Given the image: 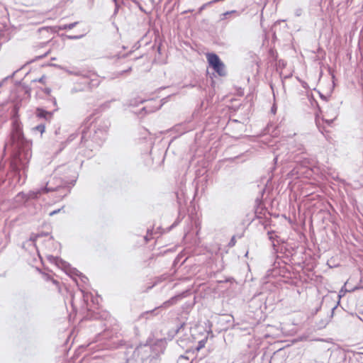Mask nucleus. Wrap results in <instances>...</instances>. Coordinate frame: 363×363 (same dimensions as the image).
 Here are the masks:
<instances>
[{"instance_id":"9b49d317","label":"nucleus","mask_w":363,"mask_h":363,"mask_svg":"<svg viewBox=\"0 0 363 363\" xmlns=\"http://www.w3.org/2000/svg\"><path fill=\"white\" fill-rule=\"evenodd\" d=\"M77 24H78V22H74V23H72L69 24H65V25L59 26V29L60 30H67V29L71 30V29L74 28Z\"/></svg>"},{"instance_id":"1a4fd4ad","label":"nucleus","mask_w":363,"mask_h":363,"mask_svg":"<svg viewBox=\"0 0 363 363\" xmlns=\"http://www.w3.org/2000/svg\"><path fill=\"white\" fill-rule=\"evenodd\" d=\"M28 193L26 194L23 192H20L17 194L16 199L18 202H26V201L30 200V199L28 198Z\"/></svg>"},{"instance_id":"20e7f679","label":"nucleus","mask_w":363,"mask_h":363,"mask_svg":"<svg viewBox=\"0 0 363 363\" xmlns=\"http://www.w3.org/2000/svg\"><path fill=\"white\" fill-rule=\"evenodd\" d=\"M59 187H60V185L56 187L49 186V182H48L45 187L38 189L37 190H33V191H29L28 198L30 199H30H37L39 198V196L41 194H47L50 191H57Z\"/></svg>"},{"instance_id":"4468645a","label":"nucleus","mask_w":363,"mask_h":363,"mask_svg":"<svg viewBox=\"0 0 363 363\" xmlns=\"http://www.w3.org/2000/svg\"><path fill=\"white\" fill-rule=\"evenodd\" d=\"M126 363H139L138 358L134 357V352L132 356L127 359Z\"/></svg>"},{"instance_id":"f257e3e1","label":"nucleus","mask_w":363,"mask_h":363,"mask_svg":"<svg viewBox=\"0 0 363 363\" xmlns=\"http://www.w3.org/2000/svg\"><path fill=\"white\" fill-rule=\"evenodd\" d=\"M206 57L210 66L218 73V75L225 76L226 74L225 65L216 54L208 53L207 54Z\"/></svg>"},{"instance_id":"a878e982","label":"nucleus","mask_w":363,"mask_h":363,"mask_svg":"<svg viewBox=\"0 0 363 363\" xmlns=\"http://www.w3.org/2000/svg\"><path fill=\"white\" fill-rule=\"evenodd\" d=\"M337 306L333 307V311H334L336 308Z\"/></svg>"},{"instance_id":"39448f33","label":"nucleus","mask_w":363,"mask_h":363,"mask_svg":"<svg viewBox=\"0 0 363 363\" xmlns=\"http://www.w3.org/2000/svg\"><path fill=\"white\" fill-rule=\"evenodd\" d=\"M182 298V294L174 296L172 297L170 299H169L168 301L164 302L162 307L168 308L171 306H173V305L176 304L178 301L181 300Z\"/></svg>"},{"instance_id":"f3484780","label":"nucleus","mask_w":363,"mask_h":363,"mask_svg":"<svg viewBox=\"0 0 363 363\" xmlns=\"http://www.w3.org/2000/svg\"><path fill=\"white\" fill-rule=\"evenodd\" d=\"M145 113H150L155 111V109L149 108L147 106L143 107L142 109Z\"/></svg>"},{"instance_id":"7ed1b4c3","label":"nucleus","mask_w":363,"mask_h":363,"mask_svg":"<svg viewBox=\"0 0 363 363\" xmlns=\"http://www.w3.org/2000/svg\"><path fill=\"white\" fill-rule=\"evenodd\" d=\"M31 156L32 152L29 145H26L23 147L20 148L16 160L18 162L21 163L23 167H25L31 158Z\"/></svg>"},{"instance_id":"9d476101","label":"nucleus","mask_w":363,"mask_h":363,"mask_svg":"<svg viewBox=\"0 0 363 363\" xmlns=\"http://www.w3.org/2000/svg\"><path fill=\"white\" fill-rule=\"evenodd\" d=\"M346 284H347V282L345 284V286L343 287H342V289L339 291V294H338L339 299H340L342 296H344L346 292L354 291L358 289V287L356 286L351 289H345Z\"/></svg>"},{"instance_id":"f8f14e48","label":"nucleus","mask_w":363,"mask_h":363,"mask_svg":"<svg viewBox=\"0 0 363 363\" xmlns=\"http://www.w3.org/2000/svg\"><path fill=\"white\" fill-rule=\"evenodd\" d=\"M94 78L91 79V80L89 82V86L91 87L97 86L100 84V80L98 78V77L94 76Z\"/></svg>"},{"instance_id":"423d86ee","label":"nucleus","mask_w":363,"mask_h":363,"mask_svg":"<svg viewBox=\"0 0 363 363\" xmlns=\"http://www.w3.org/2000/svg\"><path fill=\"white\" fill-rule=\"evenodd\" d=\"M240 13L236 10L226 11L220 16V21H225V19H227L228 18H230L231 16L238 17L240 16Z\"/></svg>"},{"instance_id":"f03ea898","label":"nucleus","mask_w":363,"mask_h":363,"mask_svg":"<svg viewBox=\"0 0 363 363\" xmlns=\"http://www.w3.org/2000/svg\"><path fill=\"white\" fill-rule=\"evenodd\" d=\"M134 357H138L139 363H151V349L149 346L144 345L138 347L134 350Z\"/></svg>"},{"instance_id":"b1692460","label":"nucleus","mask_w":363,"mask_h":363,"mask_svg":"<svg viewBox=\"0 0 363 363\" xmlns=\"http://www.w3.org/2000/svg\"><path fill=\"white\" fill-rule=\"evenodd\" d=\"M117 11H118V7H117V6H116V9H115V13L117 12Z\"/></svg>"},{"instance_id":"aec40b11","label":"nucleus","mask_w":363,"mask_h":363,"mask_svg":"<svg viewBox=\"0 0 363 363\" xmlns=\"http://www.w3.org/2000/svg\"><path fill=\"white\" fill-rule=\"evenodd\" d=\"M61 211V209L55 210L49 213L50 216L55 215L56 213H59Z\"/></svg>"},{"instance_id":"412c9836","label":"nucleus","mask_w":363,"mask_h":363,"mask_svg":"<svg viewBox=\"0 0 363 363\" xmlns=\"http://www.w3.org/2000/svg\"><path fill=\"white\" fill-rule=\"evenodd\" d=\"M86 133L84 130H83V132H82V140H85V138H86Z\"/></svg>"},{"instance_id":"4be33fe9","label":"nucleus","mask_w":363,"mask_h":363,"mask_svg":"<svg viewBox=\"0 0 363 363\" xmlns=\"http://www.w3.org/2000/svg\"><path fill=\"white\" fill-rule=\"evenodd\" d=\"M16 134L18 139H20L21 133L19 131H17Z\"/></svg>"},{"instance_id":"6e6552de","label":"nucleus","mask_w":363,"mask_h":363,"mask_svg":"<svg viewBox=\"0 0 363 363\" xmlns=\"http://www.w3.org/2000/svg\"><path fill=\"white\" fill-rule=\"evenodd\" d=\"M36 114L38 117L44 118L47 120L50 119L52 113L51 112L47 111L43 108H37Z\"/></svg>"},{"instance_id":"a211bd4d","label":"nucleus","mask_w":363,"mask_h":363,"mask_svg":"<svg viewBox=\"0 0 363 363\" xmlns=\"http://www.w3.org/2000/svg\"><path fill=\"white\" fill-rule=\"evenodd\" d=\"M39 237V235H36L34 238H31L30 239V240L28 242V243H30V244H33V245H35V242L36 240V239Z\"/></svg>"},{"instance_id":"2eb2a0df","label":"nucleus","mask_w":363,"mask_h":363,"mask_svg":"<svg viewBox=\"0 0 363 363\" xmlns=\"http://www.w3.org/2000/svg\"><path fill=\"white\" fill-rule=\"evenodd\" d=\"M206 342V339L199 341L198 347H197V350H200L201 348L204 347Z\"/></svg>"},{"instance_id":"bb28decb","label":"nucleus","mask_w":363,"mask_h":363,"mask_svg":"<svg viewBox=\"0 0 363 363\" xmlns=\"http://www.w3.org/2000/svg\"><path fill=\"white\" fill-rule=\"evenodd\" d=\"M1 85H2V83H0V87L1 86Z\"/></svg>"},{"instance_id":"ddd939ff","label":"nucleus","mask_w":363,"mask_h":363,"mask_svg":"<svg viewBox=\"0 0 363 363\" xmlns=\"http://www.w3.org/2000/svg\"><path fill=\"white\" fill-rule=\"evenodd\" d=\"M332 116L333 118H324L325 121L328 123V124H330L333 123V121L337 118V112L335 111H334V113L332 114Z\"/></svg>"},{"instance_id":"0eeeda50","label":"nucleus","mask_w":363,"mask_h":363,"mask_svg":"<svg viewBox=\"0 0 363 363\" xmlns=\"http://www.w3.org/2000/svg\"><path fill=\"white\" fill-rule=\"evenodd\" d=\"M108 128V125H105V126L103 128V130L98 128L96 130L94 131V135L93 138L94 140L104 139L105 133L107 131Z\"/></svg>"},{"instance_id":"dca6fc26","label":"nucleus","mask_w":363,"mask_h":363,"mask_svg":"<svg viewBox=\"0 0 363 363\" xmlns=\"http://www.w3.org/2000/svg\"><path fill=\"white\" fill-rule=\"evenodd\" d=\"M35 129L42 134L45 131V126L43 125H39L35 127Z\"/></svg>"},{"instance_id":"5701e85b","label":"nucleus","mask_w":363,"mask_h":363,"mask_svg":"<svg viewBox=\"0 0 363 363\" xmlns=\"http://www.w3.org/2000/svg\"><path fill=\"white\" fill-rule=\"evenodd\" d=\"M275 110H276V109H275V108H274V107H272V111L273 112H275Z\"/></svg>"},{"instance_id":"6ab92c4d","label":"nucleus","mask_w":363,"mask_h":363,"mask_svg":"<svg viewBox=\"0 0 363 363\" xmlns=\"http://www.w3.org/2000/svg\"><path fill=\"white\" fill-rule=\"evenodd\" d=\"M83 35H70V36H68V38H69V39H79Z\"/></svg>"},{"instance_id":"393cba45","label":"nucleus","mask_w":363,"mask_h":363,"mask_svg":"<svg viewBox=\"0 0 363 363\" xmlns=\"http://www.w3.org/2000/svg\"><path fill=\"white\" fill-rule=\"evenodd\" d=\"M39 82H43V78H40V79H39Z\"/></svg>"}]
</instances>
